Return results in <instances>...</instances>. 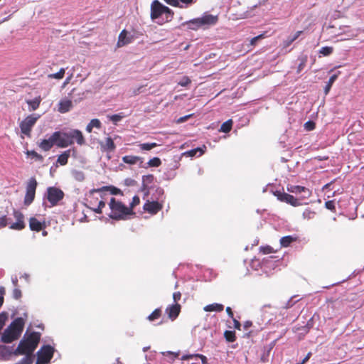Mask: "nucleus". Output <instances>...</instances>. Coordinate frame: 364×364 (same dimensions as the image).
Returning <instances> with one entry per match:
<instances>
[{
    "instance_id": "f257e3e1",
    "label": "nucleus",
    "mask_w": 364,
    "mask_h": 364,
    "mask_svg": "<svg viewBox=\"0 0 364 364\" xmlns=\"http://www.w3.org/2000/svg\"><path fill=\"white\" fill-rule=\"evenodd\" d=\"M41 340V333L38 332H31L28 336H24L19 342L17 348L14 350V355L23 354L33 355V352L38 347Z\"/></svg>"
},
{
    "instance_id": "f03ea898",
    "label": "nucleus",
    "mask_w": 364,
    "mask_h": 364,
    "mask_svg": "<svg viewBox=\"0 0 364 364\" xmlns=\"http://www.w3.org/2000/svg\"><path fill=\"white\" fill-rule=\"evenodd\" d=\"M24 320L19 317L14 319L4 330L1 340L4 343H10L17 340L21 335L24 328Z\"/></svg>"
},
{
    "instance_id": "7ed1b4c3",
    "label": "nucleus",
    "mask_w": 364,
    "mask_h": 364,
    "mask_svg": "<svg viewBox=\"0 0 364 364\" xmlns=\"http://www.w3.org/2000/svg\"><path fill=\"white\" fill-rule=\"evenodd\" d=\"M57 132L59 134L58 147L65 148L73 144L75 141L80 146L85 143L82 132L78 129H73L68 132H61L59 131Z\"/></svg>"
},
{
    "instance_id": "20e7f679",
    "label": "nucleus",
    "mask_w": 364,
    "mask_h": 364,
    "mask_svg": "<svg viewBox=\"0 0 364 364\" xmlns=\"http://www.w3.org/2000/svg\"><path fill=\"white\" fill-rule=\"evenodd\" d=\"M109 207L111 210L109 217L113 220H124L127 215L134 214L131 208H128L127 206L115 198H111Z\"/></svg>"
},
{
    "instance_id": "39448f33",
    "label": "nucleus",
    "mask_w": 364,
    "mask_h": 364,
    "mask_svg": "<svg viewBox=\"0 0 364 364\" xmlns=\"http://www.w3.org/2000/svg\"><path fill=\"white\" fill-rule=\"evenodd\" d=\"M217 16L205 14L200 18H196L182 23V26H187L190 30L197 31L200 28H207L210 26L215 25L218 22Z\"/></svg>"
},
{
    "instance_id": "423d86ee",
    "label": "nucleus",
    "mask_w": 364,
    "mask_h": 364,
    "mask_svg": "<svg viewBox=\"0 0 364 364\" xmlns=\"http://www.w3.org/2000/svg\"><path fill=\"white\" fill-rule=\"evenodd\" d=\"M173 11L168 6L162 4L159 0H154L151 4V14L150 17L152 20H156L161 18L164 15V21L163 22H158L162 24L164 22L171 21L173 16Z\"/></svg>"
},
{
    "instance_id": "0eeeda50",
    "label": "nucleus",
    "mask_w": 364,
    "mask_h": 364,
    "mask_svg": "<svg viewBox=\"0 0 364 364\" xmlns=\"http://www.w3.org/2000/svg\"><path fill=\"white\" fill-rule=\"evenodd\" d=\"M55 349L50 345L43 346L37 352L36 364H48L54 354Z\"/></svg>"
},
{
    "instance_id": "6e6552de",
    "label": "nucleus",
    "mask_w": 364,
    "mask_h": 364,
    "mask_svg": "<svg viewBox=\"0 0 364 364\" xmlns=\"http://www.w3.org/2000/svg\"><path fill=\"white\" fill-rule=\"evenodd\" d=\"M40 117L39 115L36 114H30L27 116L21 123L20 129L22 134L30 137L33 127L36 123L37 120Z\"/></svg>"
},
{
    "instance_id": "1a4fd4ad",
    "label": "nucleus",
    "mask_w": 364,
    "mask_h": 364,
    "mask_svg": "<svg viewBox=\"0 0 364 364\" xmlns=\"http://www.w3.org/2000/svg\"><path fill=\"white\" fill-rule=\"evenodd\" d=\"M64 192L56 187H48L47 188V200L50 203V207L56 206L63 199Z\"/></svg>"
},
{
    "instance_id": "9d476101",
    "label": "nucleus",
    "mask_w": 364,
    "mask_h": 364,
    "mask_svg": "<svg viewBox=\"0 0 364 364\" xmlns=\"http://www.w3.org/2000/svg\"><path fill=\"white\" fill-rule=\"evenodd\" d=\"M37 185L38 183L35 178L32 177L29 179L26 186V191L24 198V204L26 205H29L33 201Z\"/></svg>"
},
{
    "instance_id": "9b49d317",
    "label": "nucleus",
    "mask_w": 364,
    "mask_h": 364,
    "mask_svg": "<svg viewBox=\"0 0 364 364\" xmlns=\"http://www.w3.org/2000/svg\"><path fill=\"white\" fill-rule=\"evenodd\" d=\"M59 134L54 132L48 139H43L38 144V146L44 151H48L55 144L58 146V139Z\"/></svg>"
},
{
    "instance_id": "f8f14e48",
    "label": "nucleus",
    "mask_w": 364,
    "mask_h": 364,
    "mask_svg": "<svg viewBox=\"0 0 364 364\" xmlns=\"http://www.w3.org/2000/svg\"><path fill=\"white\" fill-rule=\"evenodd\" d=\"M163 200L159 201V200H154V201H149L147 200L143 206L144 210L151 214V215H156L157 213H159L160 210L163 208Z\"/></svg>"
},
{
    "instance_id": "ddd939ff",
    "label": "nucleus",
    "mask_w": 364,
    "mask_h": 364,
    "mask_svg": "<svg viewBox=\"0 0 364 364\" xmlns=\"http://www.w3.org/2000/svg\"><path fill=\"white\" fill-rule=\"evenodd\" d=\"M13 215L16 221L14 223H11L9 228L12 230H21L24 229L26 225L24 223L23 214L18 210H14Z\"/></svg>"
},
{
    "instance_id": "4468645a",
    "label": "nucleus",
    "mask_w": 364,
    "mask_h": 364,
    "mask_svg": "<svg viewBox=\"0 0 364 364\" xmlns=\"http://www.w3.org/2000/svg\"><path fill=\"white\" fill-rule=\"evenodd\" d=\"M134 37L129 36L127 30L124 29L119 35L117 46L118 48L123 47L132 42Z\"/></svg>"
},
{
    "instance_id": "2eb2a0df",
    "label": "nucleus",
    "mask_w": 364,
    "mask_h": 364,
    "mask_svg": "<svg viewBox=\"0 0 364 364\" xmlns=\"http://www.w3.org/2000/svg\"><path fill=\"white\" fill-rule=\"evenodd\" d=\"M181 312V305L178 304H175L171 306H168L166 309V313L168 314V318L173 321L175 320Z\"/></svg>"
},
{
    "instance_id": "dca6fc26",
    "label": "nucleus",
    "mask_w": 364,
    "mask_h": 364,
    "mask_svg": "<svg viewBox=\"0 0 364 364\" xmlns=\"http://www.w3.org/2000/svg\"><path fill=\"white\" fill-rule=\"evenodd\" d=\"M9 211L7 209L0 207V229L6 227L11 224V219L8 217Z\"/></svg>"
},
{
    "instance_id": "f3484780",
    "label": "nucleus",
    "mask_w": 364,
    "mask_h": 364,
    "mask_svg": "<svg viewBox=\"0 0 364 364\" xmlns=\"http://www.w3.org/2000/svg\"><path fill=\"white\" fill-rule=\"evenodd\" d=\"M287 190L289 192L294 193H304L305 196H304V198H309L311 195V192L310 191V190L308 189L307 188L304 187V186H291L290 187H289L287 188Z\"/></svg>"
},
{
    "instance_id": "a211bd4d",
    "label": "nucleus",
    "mask_w": 364,
    "mask_h": 364,
    "mask_svg": "<svg viewBox=\"0 0 364 364\" xmlns=\"http://www.w3.org/2000/svg\"><path fill=\"white\" fill-rule=\"evenodd\" d=\"M100 147L102 151L112 152L114 151L116 146L112 139L107 137L104 142H100Z\"/></svg>"
},
{
    "instance_id": "6ab92c4d",
    "label": "nucleus",
    "mask_w": 364,
    "mask_h": 364,
    "mask_svg": "<svg viewBox=\"0 0 364 364\" xmlns=\"http://www.w3.org/2000/svg\"><path fill=\"white\" fill-rule=\"evenodd\" d=\"M45 227V223L40 222L37 218L31 217L29 219V228L31 230L39 232Z\"/></svg>"
},
{
    "instance_id": "aec40b11",
    "label": "nucleus",
    "mask_w": 364,
    "mask_h": 364,
    "mask_svg": "<svg viewBox=\"0 0 364 364\" xmlns=\"http://www.w3.org/2000/svg\"><path fill=\"white\" fill-rule=\"evenodd\" d=\"M73 107V102L70 100H63L59 102L58 111L60 113L68 112Z\"/></svg>"
},
{
    "instance_id": "412c9836",
    "label": "nucleus",
    "mask_w": 364,
    "mask_h": 364,
    "mask_svg": "<svg viewBox=\"0 0 364 364\" xmlns=\"http://www.w3.org/2000/svg\"><path fill=\"white\" fill-rule=\"evenodd\" d=\"M122 161L125 164L130 165H135L138 162L142 163V159L138 156L127 155L122 159Z\"/></svg>"
},
{
    "instance_id": "4be33fe9",
    "label": "nucleus",
    "mask_w": 364,
    "mask_h": 364,
    "mask_svg": "<svg viewBox=\"0 0 364 364\" xmlns=\"http://www.w3.org/2000/svg\"><path fill=\"white\" fill-rule=\"evenodd\" d=\"M224 309V306L220 304L213 303L211 304L206 305L203 310L207 312L210 311H217V312H221Z\"/></svg>"
},
{
    "instance_id": "5701e85b",
    "label": "nucleus",
    "mask_w": 364,
    "mask_h": 364,
    "mask_svg": "<svg viewBox=\"0 0 364 364\" xmlns=\"http://www.w3.org/2000/svg\"><path fill=\"white\" fill-rule=\"evenodd\" d=\"M192 358H200L202 364H208L207 358L202 354H186L181 357L182 360H188Z\"/></svg>"
},
{
    "instance_id": "b1692460",
    "label": "nucleus",
    "mask_w": 364,
    "mask_h": 364,
    "mask_svg": "<svg viewBox=\"0 0 364 364\" xmlns=\"http://www.w3.org/2000/svg\"><path fill=\"white\" fill-rule=\"evenodd\" d=\"M296 240H297V237H295V236H292V235L284 236L280 239V245L283 247H287L293 242L296 241Z\"/></svg>"
},
{
    "instance_id": "393cba45",
    "label": "nucleus",
    "mask_w": 364,
    "mask_h": 364,
    "mask_svg": "<svg viewBox=\"0 0 364 364\" xmlns=\"http://www.w3.org/2000/svg\"><path fill=\"white\" fill-rule=\"evenodd\" d=\"M42 99L40 96L35 97L33 100H27V104L30 106V110L34 111L37 109L41 104Z\"/></svg>"
},
{
    "instance_id": "a878e982",
    "label": "nucleus",
    "mask_w": 364,
    "mask_h": 364,
    "mask_svg": "<svg viewBox=\"0 0 364 364\" xmlns=\"http://www.w3.org/2000/svg\"><path fill=\"white\" fill-rule=\"evenodd\" d=\"M70 155V150L65 151L63 154H61L58 159L57 162L59 163L61 166H65L68 164V158Z\"/></svg>"
},
{
    "instance_id": "bb28decb",
    "label": "nucleus",
    "mask_w": 364,
    "mask_h": 364,
    "mask_svg": "<svg viewBox=\"0 0 364 364\" xmlns=\"http://www.w3.org/2000/svg\"><path fill=\"white\" fill-rule=\"evenodd\" d=\"M161 316H162L161 308H157V309H154L153 311V312L147 316V319L149 321L153 322L156 320H158L159 318H161Z\"/></svg>"
},
{
    "instance_id": "cd10ccee",
    "label": "nucleus",
    "mask_w": 364,
    "mask_h": 364,
    "mask_svg": "<svg viewBox=\"0 0 364 364\" xmlns=\"http://www.w3.org/2000/svg\"><path fill=\"white\" fill-rule=\"evenodd\" d=\"M12 351L9 346H0V356L4 359H8L9 356L14 355Z\"/></svg>"
},
{
    "instance_id": "c85d7f7f",
    "label": "nucleus",
    "mask_w": 364,
    "mask_h": 364,
    "mask_svg": "<svg viewBox=\"0 0 364 364\" xmlns=\"http://www.w3.org/2000/svg\"><path fill=\"white\" fill-rule=\"evenodd\" d=\"M206 150V146L205 145L203 146V147H198L193 149H191L190 151H188L186 152V154L189 156H195L197 155L198 153H199L198 156H201L204 154L205 151Z\"/></svg>"
},
{
    "instance_id": "c756f323",
    "label": "nucleus",
    "mask_w": 364,
    "mask_h": 364,
    "mask_svg": "<svg viewBox=\"0 0 364 364\" xmlns=\"http://www.w3.org/2000/svg\"><path fill=\"white\" fill-rule=\"evenodd\" d=\"M233 122L232 119H228L223 122L220 128V132L223 133H228L232 129Z\"/></svg>"
},
{
    "instance_id": "7c9ffc66",
    "label": "nucleus",
    "mask_w": 364,
    "mask_h": 364,
    "mask_svg": "<svg viewBox=\"0 0 364 364\" xmlns=\"http://www.w3.org/2000/svg\"><path fill=\"white\" fill-rule=\"evenodd\" d=\"M102 190H109L112 195H122V191L114 186H105L100 189L95 190V191L99 192Z\"/></svg>"
},
{
    "instance_id": "2f4dec72",
    "label": "nucleus",
    "mask_w": 364,
    "mask_h": 364,
    "mask_svg": "<svg viewBox=\"0 0 364 364\" xmlns=\"http://www.w3.org/2000/svg\"><path fill=\"white\" fill-rule=\"evenodd\" d=\"M274 195L277 198V199L282 202L286 203L290 194L287 193L285 192H282L280 191H276L274 193Z\"/></svg>"
},
{
    "instance_id": "473e14b6",
    "label": "nucleus",
    "mask_w": 364,
    "mask_h": 364,
    "mask_svg": "<svg viewBox=\"0 0 364 364\" xmlns=\"http://www.w3.org/2000/svg\"><path fill=\"white\" fill-rule=\"evenodd\" d=\"M105 207V202L103 200H100L98 201L97 205L96 207H90V208L97 214H101L102 213V208Z\"/></svg>"
},
{
    "instance_id": "72a5a7b5",
    "label": "nucleus",
    "mask_w": 364,
    "mask_h": 364,
    "mask_svg": "<svg viewBox=\"0 0 364 364\" xmlns=\"http://www.w3.org/2000/svg\"><path fill=\"white\" fill-rule=\"evenodd\" d=\"M338 77V75L337 74H334L332 76L330 77L329 80H328V82H327V85H326L325 88H324V92L326 95H327L331 87H332V85L333 84V82L336 81V80L337 79Z\"/></svg>"
},
{
    "instance_id": "f704fd0d",
    "label": "nucleus",
    "mask_w": 364,
    "mask_h": 364,
    "mask_svg": "<svg viewBox=\"0 0 364 364\" xmlns=\"http://www.w3.org/2000/svg\"><path fill=\"white\" fill-rule=\"evenodd\" d=\"M224 337L228 342H234L236 340L235 332L233 331H225L224 333Z\"/></svg>"
},
{
    "instance_id": "c9c22d12",
    "label": "nucleus",
    "mask_w": 364,
    "mask_h": 364,
    "mask_svg": "<svg viewBox=\"0 0 364 364\" xmlns=\"http://www.w3.org/2000/svg\"><path fill=\"white\" fill-rule=\"evenodd\" d=\"M286 203L288 204H290L291 205L294 206V207L299 206V205H302V203L300 202V200L298 198H296L295 197H294L292 195L289 196V197L288 198Z\"/></svg>"
},
{
    "instance_id": "e433bc0d",
    "label": "nucleus",
    "mask_w": 364,
    "mask_h": 364,
    "mask_svg": "<svg viewBox=\"0 0 364 364\" xmlns=\"http://www.w3.org/2000/svg\"><path fill=\"white\" fill-rule=\"evenodd\" d=\"M316 215V213L315 211L311 210L310 208H306L303 212L304 218L307 219V220L313 219Z\"/></svg>"
},
{
    "instance_id": "4c0bfd02",
    "label": "nucleus",
    "mask_w": 364,
    "mask_h": 364,
    "mask_svg": "<svg viewBox=\"0 0 364 364\" xmlns=\"http://www.w3.org/2000/svg\"><path fill=\"white\" fill-rule=\"evenodd\" d=\"M158 144L156 143H144L139 144V147L141 150L143 151H149L155 147H156Z\"/></svg>"
},
{
    "instance_id": "58836bf2",
    "label": "nucleus",
    "mask_w": 364,
    "mask_h": 364,
    "mask_svg": "<svg viewBox=\"0 0 364 364\" xmlns=\"http://www.w3.org/2000/svg\"><path fill=\"white\" fill-rule=\"evenodd\" d=\"M65 70L64 68H60L58 73L48 75V77L58 80L63 79L65 75Z\"/></svg>"
},
{
    "instance_id": "ea45409f",
    "label": "nucleus",
    "mask_w": 364,
    "mask_h": 364,
    "mask_svg": "<svg viewBox=\"0 0 364 364\" xmlns=\"http://www.w3.org/2000/svg\"><path fill=\"white\" fill-rule=\"evenodd\" d=\"M147 164L149 167H159L161 164V161L159 158L154 157V158L150 159L147 162Z\"/></svg>"
},
{
    "instance_id": "a19ab883",
    "label": "nucleus",
    "mask_w": 364,
    "mask_h": 364,
    "mask_svg": "<svg viewBox=\"0 0 364 364\" xmlns=\"http://www.w3.org/2000/svg\"><path fill=\"white\" fill-rule=\"evenodd\" d=\"M333 47L325 46V47H322L320 49L319 53L322 54L323 56H328V55H330L333 53Z\"/></svg>"
},
{
    "instance_id": "79ce46f5",
    "label": "nucleus",
    "mask_w": 364,
    "mask_h": 364,
    "mask_svg": "<svg viewBox=\"0 0 364 364\" xmlns=\"http://www.w3.org/2000/svg\"><path fill=\"white\" fill-rule=\"evenodd\" d=\"M325 207L332 211L333 213H336V203L334 200H328L325 203Z\"/></svg>"
},
{
    "instance_id": "37998d69",
    "label": "nucleus",
    "mask_w": 364,
    "mask_h": 364,
    "mask_svg": "<svg viewBox=\"0 0 364 364\" xmlns=\"http://www.w3.org/2000/svg\"><path fill=\"white\" fill-rule=\"evenodd\" d=\"M191 82V79L187 77L184 76L183 78L178 82V85L181 87H187L188 85H190Z\"/></svg>"
},
{
    "instance_id": "c03bdc74",
    "label": "nucleus",
    "mask_w": 364,
    "mask_h": 364,
    "mask_svg": "<svg viewBox=\"0 0 364 364\" xmlns=\"http://www.w3.org/2000/svg\"><path fill=\"white\" fill-rule=\"evenodd\" d=\"M307 62V57L304 56L300 59V63L298 65L297 68V73H300L306 66Z\"/></svg>"
},
{
    "instance_id": "a18cd8bd",
    "label": "nucleus",
    "mask_w": 364,
    "mask_h": 364,
    "mask_svg": "<svg viewBox=\"0 0 364 364\" xmlns=\"http://www.w3.org/2000/svg\"><path fill=\"white\" fill-rule=\"evenodd\" d=\"M140 203V198L138 196H134L132 198V201L130 203L129 207L128 208H131V210L133 211V208L138 205Z\"/></svg>"
},
{
    "instance_id": "49530a36",
    "label": "nucleus",
    "mask_w": 364,
    "mask_h": 364,
    "mask_svg": "<svg viewBox=\"0 0 364 364\" xmlns=\"http://www.w3.org/2000/svg\"><path fill=\"white\" fill-rule=\"evenodd\" d=\"M27 154L31 156L33 158H35L38 161H42L43 159V156L37 153L36 151H28Z\"/></svg>"
},
{
    "instance_id": "de8ad7c7",
    "label": "nucleus",
    "mask_w": 364,
    "mask_h": 364,
    "mask_svg": "<svg viewBox=\"0 0 364 364\" xmlns=\"http://www.w3.org/2000/svg\"><path fill=\"white\" fill-rule=\"evenodd\" d=\"M156 193L158 195V196L155 197V198L157 200H163L162 198L164 196V191L162 188H157L156 189Z\"/></svg>"
},
{
    "instance_id": "09e8293b",
    "label": "nucleus",
    "mask_w": 364,
    "mask_h": 364,
    "mask_svg": "<svg viewBox=\"0 0 364 364\" xmlns=\"http://www.w3.org/2000/svg\"><path fill=\"white\" fill-rule=\"evenodd\" d=\"M6 319H7L6 314L4 313V312L1 313L0 314V331L4 326Z\"/></svg>"
},
{
    "instance_id": "8fccbe9b",
    "label": "nucleus",
    "mask_w": 364,
    "mask_h": 364,
    "mask_svg": "<svg viewBox=\"0 0 364 364\" xmlns=\"http://www.w3.org/2000/svg\"><path fill=\"white\" fill-rule=\"evenodd\" d=\"M124 117L123 115H121L120 114H113L109 117L110 120L116 124L117 122H119L122 118Z\"/></svg>"
},
{
    "instance_id": "3c124183",
    "label": "nucleus",
    "mask_w": 364,
    "mask_h": 364,
    "mask_svg": "<svg viewBox=\"0 0 364 364\" xmlns=\"http://www.w3.org/2000/svg\"><path fill=\"white\" fill-rule=\"evenodd\" d=\"M264 38V34H260L257 36L252 38L250 40V46H255L259 40L262 39Z\"/></svg>"
},
{
    "instance_id": "603ef678",
    "label": "nucleus",
    "mask_w": 364,
    "mask_h": 364,
    "mask_svg": "<svg viewBox=\"0 0 364 364\" xmlns=\"http://www.w3.org/2000/svg\"><path fill=\"white\" fill-rule=\"evenodd\" d=\"M260 251L263 253V254H265V255H267V254H270V253H272L274 251H273V248L271 247V246H265V247H260Z\"/></svg>"
},
{
    "instance_id": "864d4df0",
    "label": "nucleus",
    "mask_w": 364,
    "mask_h": 364,
    "mask_svg": "<svg viewBox=\"0 0 364 364\" xmlns=\"http://www.w3.org/2000/svg\"><path fill=\"white\" fill-rule=\"evenodd\" d=\"M90 124L92 127H95V128H97V129H100L101 127V122L99 119H92L90 122Z\"/></svg>"
},
{
    "instance_id": "5fc2aeb1",
    "label": "nucleus",
    "mask_w": 364,
    "mask_h": 364,
    "mask_svg": "<svg viewBox=\"0 0 364 364\" xmlns=\"http://www.w3.org/2000/svg\"><path fill=\"white\" fill-rule=\"evenodd\" d=\"M304 127L306 130L311 131L315 129V123L312 121H308L305 123Z\"/></svg>"
},
{
    "instance_id": "6e6d98bb",
    "label": "nucleus",
    "mask_w": 364,
    "mask_h": 364,
    "mask_svg": "<svg viewBox=\"0 0 364 364\" xmlns=\"http://www.w3.org/2000/svg\"><path fill=\"white\" fill-rule=\"evenodd\" d=\"M22 296L21 291L16 287L13 291V296L16 299H19Z\"/></svg>"
},
{
    "instance_id": "4d7b16f0",
    "label": "nucleus",
    "mask_w": 364,
    "mask_h": 364,
    "mask_svg": "<svg viewBox=\"0 0 364 364\" xmlns=\"http://www.w3.org/2000/svg\"><path fill=\"white\" fill-rule=\"evenodd\" d=\"M166 3L168 4L182 8L183 6L180 5V4L177 1V0H164Z\"/></svg>"
},
{
    "instance_id": "13d9d810",
    "label": "nucleus",
    "mask_w": 364,
    "mask_h": 364,
    "mask_svg": "<svg viewBox=\"0 0 364 364\" xmlns=\"http://www.w3.org/2000/svg\"><path fill=\"white\" fill-rule=\"evenodd\" d=\"M181 293L180 291H176L173 294V299L174 302H176V304H177V302L181 300Z\"/></svg>"
},
{
    "instance_id": "bf43d9fd",
    "label": "nucleus",
    "mask_w": 364,
    "mask_h": 364,
    "mask_svg": "<svg viewBox=\"0 0 364 364\" xmlns=\"http://www.w3.org/2000/svg\"><path fill=\"white\" fill-rule=\"evenodd\" d=\"M154 177L152 174L146 175L143 176V182L151 183Z\"/></svg>"
},
{
    "instance_id": "052dcab7",
    "label": "nucleus",
    "mask_w": 364,
    "mask_h": 364,
    "mask_svg": "<svg viewBox=\"0 0 364 364\" xmlns=\"http://www.w3.org/2000/svg\"><path fill=\"white\" fill-rule=\"evenodd\" d=\"M311 355H312V353L309 352L306 354V355L305 356V358L300 363H298L297 364H305L310 359Z\"/></svg>"
},
{
    "instance_id": "680f3d73",
    "label": "nucleus",
    "mask_w": 364,
    "mask_h": 364,
    "mask_svg": "<svg viewBox=\"0 0 364 364\" xmlns=\"http://www.w3.org/2000/svg\"><path fill=\"white\" fill-rule=\"evenodd\" d=\"M98 199L97 198H92L89 201V204H90V207H96L97 205V202Z\"/></svg>"
},
{
    "instance_id": "e2e57ef3",
    "label": "nucleus",
    "mask_w": 364,
    "mask_h": 364,
    "mask_svg": "<svg viewBox=\"0 0 364 364\" xmlns=\"http://www.w3.org/2000/svg\"><path fill=\"white\" fill-rule=\"evenodd\" d=\"M302 32H303L302 31H299L296 32L294 36L292 38H291L290 43H293L294 41H296L299 37V36L302 33Z\"/></svg>"
},
{
    "instance_id": "0e129e2a",
    "label": "nucleus",
    "mask_w": 364,
    "mask_h": 364,
    "mask_svg": "<svg viewBox=\"0 0 364 364\" xmlns=\"http://www.w3.org/2000/svg\"><path fill=\"white\" fill-rule=\"evenodd\" d=\"M233 323H234V327L236 328V329H238V330H240V328H241V323L239 321L233 318Z\"/></svg>"
},
{
    "instance_id": "69168bd1",
    "label": "nucleus",
    "mask_w": 364,
    "mask_h": 364,
    "mask_svg": "<svg viewBox=\"0 0 364 364\" xmlns=\"http://www.w3.org/2000/svg\"><path fill=\"white\" fill-rule=\"evenodd\" d=\"M252 326V322L250 321H247L244 323L243 327H244L245 330H247Z\"/></svg>"
},
{
    "instance_id": "338daca9",
    "label": "nucleus",
    "mask_w": 364,
    "mask_h": 364,
    "mask_svg": "<svg viewBox=\"0 0 364 364\" xmlns=\"http://www.w3.org/2000/svg\"><path fill=\"white\" fill-rule=\"evenodd\" d=\"M226 312H227L228 315L230 318H233V312H232V309L230 307L228 306V307L226 308Z\"/></svg>"
},
{
    "instance_id": "774afa93",
    "label": "nucleus",
    "mask_w": 364,
    "mask_h": 364,
    "mask_svg": "<svg viewBox=\"0 0 364 364\" xmlns=\"http://www.w3.org/2000/svg\"><path fill=\"white\" fill-rule=\"evenodd\" d=\"M191 117V115H187V116H185V117H181L178 122H183L185 121H186L189 117Z\"/></svg>"
}]
</instances>
